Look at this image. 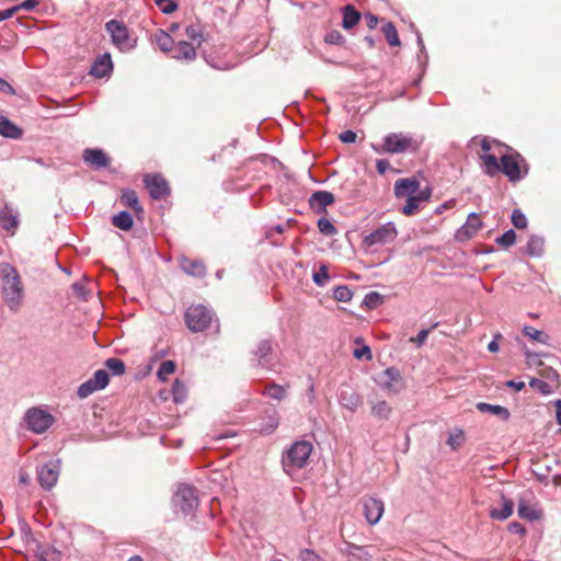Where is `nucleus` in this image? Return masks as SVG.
<instances>
[{"label": "nucleus", "instance_id": "obj_1", "mask_svg": "<svg viewBox=\"0 0 561 561\" xmlns=\"http://www.w3.org/2000/svg\"><path fill=\"white\" fill-rule=\"evenodd\" d=\"M0 276L2 277V295L8 308L16 312L23 301L24 288L22 279L16 271L9 263L0 264Z\"/></svg>", "mask_w": 561, "mask_h": 561}, {"label": "nucleus", "instance_id": "obj_2", "mask_svg": "<svg viewBox=\"0 0 561 561\" xmlns=\"http://www.w3.org/2000/svg\"><path fill=\"white\" fill-rule=\"evenodd\" d=\"M422 139L416 138L410 134L390 133L386 135L380 145H371L375 152L399 154L407 152H416L420 150Z\"/></svg>", "mask_w": 561, "mask_h": 561}, {"label": "nucleus", "instance_id": "obj_3", "mask_svg": "<svg viewBox=\"0 0 561 561\" xmlns=\"http://www.w3.org/2000/svg\"><path fill=\"white\" fill-rule=\"evenodd\" d=\"M312 445L307 440L295 442L286 451L283 458V466L285 470L290 468L301 469L307 466L309 457L312 453Z\"/></svg>", "mask_w": 561, "mask_h": 561}, {"label": "nucleus", "instance_id": "obj_4", "mask_svg": "<svg viewBox=\"0 0 561 561\" xmlns=\"http://www.w3.org/2000/svg\"><path fill=\"white\" fill-rule=\"evenodd\" d=\"M105 30L111 35L112 43L121 51H129L136 46V39L130 36L128 27L118 20L105 23Z\"/></svg>", "mask_w": 561, "mask_h": 561}, {"label": "nucleus", "instance_id": "obj_5", "mask_svg": "<svg viewBox=\"0 0 561 561\" xmlns=\"http://www.w3.org/2000/svg\"><path fill=\"white\" fill-rule=\"evenodd\" d=\"M185 322L193 332H202L210 327L213 313L202 305L192 306L185 312Z\"/></svg>", "mask_w": 561, "mask_h": 561}, {"label": "nucleus", "instance_id": "obj_6", "mask_svg": "<svg viewBox=\"0 0 561 561\" xmlns=\"http://www.w3.org/2000/svg\"><path fill=\"white\" fill-rule=\"evenodd\" d=\"M24 420L27 427L36 434L46 432L54 423V416L42 408L28 409Z\"/></svg>", "mask_w": 561, "mask_h": 561}, {"label": "nucleus", "instance_id": "obj_7", "mask_svg": "<svg viewBox=\"0 0 561 561\" xmlns=\"http://www.w3.org/2000/svg\"><path fill=\"white\" fill-rule=\"evenodd\" d=\"M175 507L185 515L192 513L198 506L196 490L188 484H181L173 496Z\"/></svg>", "mask_w": 561, "mask_h": 561}, {"label": "nucleus", "instance_id": "obj_8", "mask_svg": "<svg viewBox=\"0 0 561 561\" xmlns=\"http://www.w3.org/2000/svg\"><path fill=\"white\" fill-rule=\"evenodd\" d=\"M398 234L397 228L393 222L389 221L377 228L371 233L364 238V243L367 247L385 245L392 242Z\"/></svg>", "mask_w": 561, "mask_h": 561}, {"label": "nucleus", "instance_id": "obj_9", "mask_svg": "<svg viewBox=\"0 0 561 561\" xmlns=\"http://www.w3.org/2000/svg\"><path fill=\"white\" fill-rule=\"evenodd\" d=\"M110 381V374L105 369L96 370L93 376L78 388V396L81 399L88 398L93 392L104 389Z\"/></svg>", "mask_w": 561, "mask_h": 561}, {"label": "nucleus", "instance_id": "obj_10", "mask_svg": "<svg viewBox=\"0 0 561 561\" xmlns=\"http://www.w3.org/2000/svg\"><path fill=\"white\" fill-rule=\"evenodd\" d=\"M379 385L389 394H397L404 388L401 373L396 367H389L382 371Z\"/></svg>", "mask_w": 561, "mask_h": 561}, {"label": "nucleus", "instance_id": "obj_11", "mask_svg": "<svg viewBox=\"0 0 561 561\" xmlns=\"http://www.w3.org/2000/svg\"><path fill=\"white\" fill-rule=\"evenodd\" d=\"M363 514L369 525H376L385 512V504L375 496H364L362 499Z\"/></svg>", "mask_w": 561, "mask_h": 561}, {"label": "nucleus", "instance_id": "obj_12", "mask_svg": "<svg viewBox=\"0 0 561 561\" xmlns=\"http://www.w3.org/2000/svg\"><path fill=\"white\" fill-rule=\"evenodd\" d=\"M59 478V461L48 462L41 466L37 469V479L39 484L46 489L50 490L54 488Z\"/></svg>", "mask_w": 561, "mask_h": 561}, {"label": "nucleus", "instance_id": "obj_13", "mask_svg": "<svg viewBox=\"0 0 561 561\" xmlns=\"http://www.w3.org/2000/svg\"><path fill=\"white\" fill-rule=\"evenodd\" d=\"M145 185L153 199H161L169 195V184L160 174L146 175Z\"/></svg>", "mask_w": 561, "mask_h": 561}, {"label": "nucleus", "instance_id": "obj_14", "mask_svg": "<svg viewBox=\"0 0 561 561\" xmlns=\"http://www.w3.org/2000/svg\"><path fill=\"white\" fill-rule=\"evenodd\" d=\"M522 158L519 154H504L501 157V172H503L510 181H518L523 178L520 169Z\"/></svg>", "mask_w": 561, "mask_h": 561}, {"label": "nucleus", "instance_id": "obj_15", "mask_svg": "<svg viewBox=\"0 0 561 561\" xmlns=\"http://www.w3.org/2000/svg\"><path fill=\"white\" fill-rule=\"evenodd\" d=\"M482 228V221L477 213L469 214L466 222L457 230L455 238L460 241L471 239Z\"/></svg>", "mask_w": 561, "mask_h": 561}, {"label": "nucleus", "instance_id": "obj_16", "mask_svg": "<svg viewBox=\"0 0 561 561\" xmlns=\"http://www.w3.org/2000/svg\"><path fill=\"white\" fill-rule=\"evenodd\" d=\"M171 57L178 60L193 61L196 58V47L186 41L174 42Z\"/></svg>", "mask_w": 561, "mask_h": 561}, {"label": "nucleus", "instance_id": "obj_17", "mask_svg": "<svg viewBox=\"0 0 561 561\" xmlns=\"http://www.w3.org/2000/svg\"><path fill=\"white\" fill-rule=\"evenodd\" d=\"M334 199L331 192L318 191L310 196L309 205L317 214H323L327 211V207L334 203Z\"/></svg>", "mask_w": 561, "mask_h": 561}, {"label": "nucleus", "instance_id": "obj_18", "mask_svg": "<svg viewBox=\"0 0 561 561\" xmlns=\"http://www.w3.org/2000/svg\"><path fill=\"white\" fill-rule=\"evenodd\" d=\"M420 188V182L415 178L399 179L394 183V195L398 198L414 196Z\"/></svg>", "mask_w": 561, "mask_h": 561}, {"label": "nucleus", "instance_id": "obj_19", "mask_svg": "<svg viewBox=\"0 0 561 561\" xmlns=\"http://www.w3.org/2000/svg\"><path fill=\"white\" fill-rule=\"evenodd\" d=\"M82 158L84 162L94 169L106 168L110 164V159L101 149H85Z\"/></svg>", "mask_w": 561, "mask_h": 561}, {"label": "nucleus", "instance_id": "obj_20", "mask_svg": "<svg viewBox=\"0 0 561 561\" xmlns=\"http://www.w3.org/2000/svg\"><path fill=\"white\" fill-rule=\"evenodd\" d=\"M339 401L343 408L350 410L351 412H355L362 404L360 396L350 387L341 389Z\"/></svg>", "mask_w": 561, "mask_h": 561}, {"label": "nucleus", "instance_id": "obj_21", "mask_svg": "<svg viewBox=\"0 0 561 561\" xmlns=\"http://www.w3.org/2000/svg\"><path fill=\"white\" fill-rule=\"evenodd\" d=\"M113 69V62L111 55L105 53L104 55L98 57L93 62L90 75L95 78H103L107 76Z\"/></svg>", "mask_w": 561, "mask_h": 561}, {"label": "nucleus", "instance_id": "obj_22", "mask_svg": "<svg viewBox=\"0 0 561 561\" xmlns=\"http://www.w3.org/2000/svg\"><path fill=\"white\" fill-rule=\"evenodd\" d=\"M481 168L483 172L489 176H495L501 172V163L497 161L495 154L482 153L480 156Z\"/></svg>", "mask_w": 561, "mask_h": 561}, {"label": "nucleus", "instance_id": "obj_23", "mask_svg": "<svg viewBox=\"0 0 561 561\" xmlns=\"http://www.w3.org/2000/svg\"><path fill=\"white\" fill-rule=\"evenodd\" d=\"M273 347L272 342L268 340L262 341L255 351V356L257 358L259 365L268 366L273 359Z\"/></svg>", "mask_w": 561, "mask_h": 561}, {"label": "nucleus", "instance_id": "obj_24", "mask_svg": "<svg viewBox=\"0 0 561 561\" xmlns=\"http://www.w3.org/2000/svg\"><path fill=\"white\" fill-rule=\"evenodd\" d=\"M23 131L5 116L0 115V135L11 139L21 138Z\"/></svg>", "mask_w": 561, "mask_h": 561}, {"label": "nucleus", "instance_id": "obj_25", "mask_svg": "<svg viewBox=\"0 0 561 561\" xmlns=\"http://www.w3.org/2000/svg\"><path fill=\"white\" fill-rule=\"evenodd\" d=\"M181 267L186 274L192 276L202 277L206 273V267L201 261L186 257L181 261Z\"/></svg>", "mask_w": 561, "mask_h": 561}, {"label": "nucleus", "instance_id": "obj_26", "mask_svg": "<svg viewBox=\"0 0 561 561\" xmlns=\"http://www.w3.org/2000/svg\"><path fill=\"white\" fill-rule=\"evenodd\" d=\"M153 41L154 43L158 45V47L164 51V53H169L171 54L172 51V48H173V45H174V39L171 37L170 33L163 31V30H158L154 34H153Z\"/></svg>", "mask_w": 561, "mask_h": 561}, {"label": "nucleus", "instance_id": "obj_27", "mask_svg": "<svg viewBox=\"0 0 561 561\" xmlns=\"http://www.w3.org/2000/svg\"><path fill=\"white\" fill-rule=\"evenodd\" d=\"M514 504L511 500L502 496V506L501 508H492L490 511V516L493 519L504 520L508 518L513 514Z\"/></svg>", "mask_w": 561, "mask_h": 561}, {"label": "nucleus", "instance_id": "obj_28", "mask_svg": "<svg viewBox=\"0 0 561 561\" xmlns=\"http://www.w3.org/2000/svg\"><path fill=\"white\" fill-rule=\"evenodd\" d=\"M477 409L482 413H491L493 415L500 416L502 420L506 421L510 417V411L502 405H494L485 402H479L477 404Z\"/></svg>", "mask_w": 561, "mask_h": 561}, {"label": "nucleus", "instance_id": "obj_29", "mask_svg": "<svg viewBox=\"0 0 561 561\" xmlns=\"http://www.w3.org/2000/svg\"><path fill=\"white\" fill-rule=\"evenodd\" d=\"M360 19V14L355 10L353 5H346L343 10V22L342 25L345 30L353 28Z\"/></svg>", "mask_w": 561, "mask_h": 561}, {"label": "nucleus", "instance_id": "obj_30", "mask_svg": "<svg viewBox=\"0 0 561 561\" xmlns=\"http://www.w3.org/2000/svg\"><path fill=\"white\" fill-rule=\"evenodd\" d=\"M112 224L123 231H128L133 228L134 220L128 211L123 210L113 216Z\"/></svg>", "mask_w": 561, "mask_h": 561}, {"label": "nucleus", "instance_id": "obj_31", "mask_svg": "<svg viewBox=\"0 0 561 561\" xmlns=\"http://www.w3.org/2000/svg\"><path fill=\"white\" fill-rule=\"evenodd\" d=\"M391 412H392V408L385 400H380L375 403H371V414L376 419L388 420L391 415Z\"/></svg>", "mask_w": 561, "mask_h": 561}, {"label": "nucleus", "instance_id": "obj_32", "mask_svg": "<svg viewBox=\"0 0 561 561\" xmlns=\"http://www.w3.org/2000/svg\"><path fill=\"white\" fill-rule=\"evenodd\" d=\"M517 512L520 518H525L531 522L539 519L541 516V513L538 510H536L534 506L529 505L525 501H520L518 503Z\"/></svg>", "mask_w": 561, "mask_h": 561}, {"label": "nucleus", "instance_id": "obj_33", "mask_svg": "<svg viewBox=\"0 0 561 561\" xmlns=\"http://www.w3.org/2000/svg\"><path fill=\"white\" fill-rule=\"evenodd\" d=\"M526 252L531 256H539L543 252V239L531 236L526 245Z\"/></svg>", "mask_w": 561, "mask_h": 561}, {"label": "nucleus", "instance_id": "obj_34", "mask_svg": "<svg viewBox=\"0 0 561 561\" xmlns=\"http://www.w3.org/2000/svg\"><path fill=\"white\" fill-rule=\"evenodd\" d=\"M121 202L124 205L131 207L136 213L142 211V208L139 204V201H138V197H137V194L135 191H131V190L124 191L122 194V197H121Z\"/></svg>", "mask_w": 561, "mask_h": 561}, {"label": "nucleus", "instance_id": "obj_35", "mask_svg": "<svg viewBox=\"0 0 561 561\" xmlns=\"http://www.w3.org/2000/svg\"><path fill=\"white\" fill-rule=\"evenodd\" d=\"M105 370L111 373L113 376H121L125 373V364L122 359L112 357L104 363Z\"/></svg>", "mask_w": 561, "mask_h": 561}, {"label": "nucleus", "instance_id": "obj_36", "mask_svg": "<svg viewBox=\"0 0 561 561\" xmlns=\"http://www.w3.org/2000/svg\"><path fill=\"white\" fill-rule=\"evenodd\" d=\"M381 31L385 34V37L390 46L400 45L398 32L393 23L387 22L386 24L382 25Z\"/></svg>", "mask_w": 561, "mask_h": 561}, {"label": "nucleus", "instance_id": "obj_37", "mask_svg": "<svg viewBox=\"0 0 561 561\" xmlns=\"http://www.w3.org/2000/svg\"><path fill=\"white\" fill-rule=\"evenodd\" d=\"M185 35L191 41L190 43H196L197 46H201V44L205 41L203 30L198 25H188L185 28Z\"/></svg>", "mask_w": 561, "mask_h": 561}, {"label": "nucleus", "instance_id": "obj_38", "mask_svg": "<svg viewBox=\"0 0 561 561\" xmlns=\"http://www.w3.org/2000/svg\"><path fill=\"white\" fill-rule=\"evenodd\" d=\"M523 333L526 336H528L529 339L537 341L541 344H548V342H549V336L545 332H542L534 327L525 325L523 328Z\"/></svg>", "mask_w": 561, "mask_h": 561}, {"label": "nucleus", "instance_id": "obj_39", "mask_svg": "<svg viewBox=\"0 0 561 561\" xmlns=\"http://www.w3.org/2000/svg\"><path fill=\"white\" fill-rule=\"evenodd\" d=\"M465 442V433L460 428L454 430L447 439V445L453 449L457 450Z\"/></svg>", "mask_w": 561, "mask_h": 561}, {"label": "nucleus", "instance_id": "obj_40", "mask_svg": "<svg viewBox=\"0 0 561 561\" xmlns=\"http://www.w3.org/2000/svg\"><path fill=\"white\" fill-rule=\"evenodd\" d=\"M186 388L183 382L176 379L172 386V397L175 403H182L186 399Z\"/></svg>", "mask_w": 561, "mask_h": 561}, {"label": "nucleus", "instance_id": "obj_41", "mask_svg": "<svg viewBox=\"0 0 561 561\" xmlns=\"http://www.w3.org/2000/svg\"><path fill=\"white\" fill-rule=\"evenodd\" d=\"M264 394L275 400H282L286 396V389L280 385L271 383L265 388Z\"/></svg>", "mask_w": 561, "mask_h": 561}, {"label": "nucleus", "instance_id": "obj_42", "mask_svg": "<svg viewBox=\"0 0 561 561\" xmlns=\"http://www.w3.org/2000/svg\"><path fill=\"white\" fill-rule=\"evenodd\" d=\"M529 386L543 396L551 394L553 391L549 382L538 378H531Z\"/></svg>", "mask_w": 561, "mask_h": 561}, {"label": "nucleus", "instance_id": "obj_43", "mask_svg": "<svg viewBox=\"0 0 561 561\" xmlns=\"http://www.w3.org/2000/svg\"><path fill=\"white\" fill-rule=\"evenodd\" d=\"M333 297L337 301L347 302L351 301L353 298V291L350 289L346 285H340L334 288L333 290Z\"/></svg>", "mask_w": 561, "mask_h": 561}, {"label": "nucleus", "instance_id": "obj_44", "mask_svg": "<svg viewBox=\"0 0 561 561\" xmlns=\"http://www.w3.org/2000/svg\"><path fill=\"white\" fill-rule=\"evenodd\" d=\"M175 371V364L172 360H164L161 363L157 376L161 381H165L170 375Z\"/></svg>", "mask_w": 561, "mask_h": 561}, {"label": "nucleus", "instance_id": "obj_45", "mask_svg": "<svg viewBox=\"0 0 561 561\" xmlns=\"http://www.w3.org/2000/svg\"><path fill=\"white\" fill-rule=\"evenodd\" d=\"M0 225L5 230L14 229L18 226V219L9 211L0 213Z\"/></svg>", "mask_w": 561, "mask_h": 561}, {"label": "nucleus", "instance_id": "obj_46", "mask_svg": "<svg viewBox=\"0 0 561 561\" xmlns=\"http://www.w3.org/2000/svg\"><path fill=\"white\" fill-rule=\"evenodd\" d=\"M516 241V233L513 229L505 231L496 239V243L503 248L512 247Z\"/></svg>", "mask_w": 561, "mask_h": 561}, {"label": "nucleus", "instance_id": "obj_47", "mask_svg": "<svg viewBox=\"0 0 561 561\" xmlns=\"http://www.w3.org/2000/svg\"><path fill=\"white\" fill-rule=\"evenodd\" d=\"M154 3L164 14H171L179 8L178 2L174 0H154Z\"/></svg>", "mask_w": 561, "mask_h": 561}, {"label": "nucleus", "instance_id": "obj_48", "mask_svg": "<svg viewBox=\"0 0 561 561\" xmlns=\"http://www.w3.org/2000/svg\"><path fill=\"white\" fill-rule=\"evenodd\" d=\"M317 225L319 231L324 236H334L337 232L334 225L327 218H320Z\"/></svg>", "mask_w": 561, "mask_h": 561}, {"label": "nucleus", "instance_id": "obj_49", "mask_svg": "<svg viewBox=\"0 0 561 561\" xmlns=\"http://www.w3.org/2000/svg\"><path fill=\"white\" fill-rule=\"evenodd\" d=\"M511 219H512V224L517 229H523V228L527 227V218L520 209H514L512 213Z\"/></svg>", "mask_w": 561, "mask_h": 561}, {"label": "nucleus", "instance_id": "obj_50", "mask_svg": "<svg viewBox=\"0 0 561 561\" xmlns=\"http://www.w3.org/2000/svg\"><path fill=\"white\" fill-rule=\"evenodd\" d=\"M420 203L414 196L407 197V203L402 208L405 216H412L419 210Z\"/></svg>", "mask_w": 561, "mask_h": 561}, {"label": "nucleus", "instance_id": "obj_51", "mask_svg": "<svg viewBox=\"0 0 561 561\" xmlns=\"http://www.w3.org/2000/svg\"><path fill=\"white\" fill-rule=\"evenodd\" d=\"M312 278L318 286H324L330 278L327 266L322 265L318 272L313 273Z\"/></svg>", "mask_w": 561, "mask_h": 561}, {"label": "nucleus", "instance_id": "obj_52", "mask_svg": "<svg viewBox=\"0 0 561 561\" xmlns=\"http://www.w3.org/2000/svg\"><path fill=\"white\" fill-rule=\"evenodd\" d=\"M278 423H279L278 416L276 414L272 415L262 425L261 432L265 433V434H271L277 428Z\"/></svg>", "mask_w": 561, "mask_h": 561}, {"label": "nucleus", "instance_id": "obj_53", "mask_svg": "<svg viewBox=\"0 0 561 561\" xmlns=\"http://www.w3.org/2000/svg\"><path fill=\"white\" fill-rule=\"evenodd\" d=\"M381 301V295L376 291L367 294L364 298V302L368 308H376Z\"/></svg>", "mask_w": 561, "mask_h": 561}, {"label": "nucleus", "instance_id": "obj_54", "mask_svg": "<svg viewBox=\"0 0 561 561\" xmlns=\"http://www.w3.org/2000/svg\"><path fill=\"white\" fill-rule=\"evenodd\" d=\"M353 356L356 359L365 358L366 360H370L373 358L370 347L368 345H362L353 351Z\"/></svg>", "mask_w": 561, "mask_h": 561}, {"label": "nucleus", "instance_id": "obj_55", "mask_svg": "<svg viewBox=\"0 0 561 561\" xmlns=\"http://www.w3.org/2000/svg\"><path fill=\"white\" fill-rule=\"evenodd\" d=\"M300 561H321L320 557L310 549H302L299 553Z\"/></svg>", "mask_w": 561, "mask_h": 561}, {"label": "nucleus", "instance_id": "obj_56", "mask_svg": "<svg viewBox=\"0 0 561 561\" xmlns=\"http://www.w3.org/2000/svg\"><path fill=\"white\" fill-rule=\"evenodd\" d=\"M539 374L542 378H546L550 381H558V379H559V374L557 373L556 369H553L551 367L542 368Z\"/></svg>", "mask_w": 561, "mask_h": 561}, {"label": "nucleus", "instance_id": "obj_57", "mask_svg": "<svg viewBox=\"0 0 561 561\" xmlns=\"http://www.w3.org/2000/svg\"><path fill=\"white\" fill-rule=\"evenodd\" d=\"M430 334L428 329L421 330L416 336L411 337L410 341L417 344L419 346L423 345Z\"/></svg>", "mask_w": 561, "mask_h": 561}, {"label": "nucleus", "instance_id": "obj_58", "mask_svg": "<svg viewBox=\"0 0 561 561\" xmlns=\"http://www.w3.org/2000/svg\"><path fill=\"white\" fill-rule=\"evenodd\" d=\"M38 0H24L18 5H14L13 8H18L19 10H25V11H32L38 5Z\"/></svg>", "mask_w": 561, "mask_h": 561}, {"label": "nucleus", "instance_id": "obj_59", "mask_svg": "<svg viewBox=\"0 0 561 561\" xmlns=\"http://www.w3.org/2000/svg\"><path fill=\"white\" fill-rule=\"evenodd\" d=\"M357 135L353 130H345L340 134V139L344 144H353L356 141Z\"/></svg>", "mask_w": 561, "mask_h": 561}, {"label": "nucleus", "instance_id": "obj_60", "mask_svg": "<svg viewBox=\"0 0 561 561\" xmlns=\"http://www.w3.org/2000/svg\"><path fill=\"white\" fill-rule=\"evenodd\" d=\"M376 169L382 175L390 169V163L386 159H379L376 161Z\"/></svg>", "mask_w": 561, "mask_h": 561}, {"label": "nucleus", "instance_id": "obj_61", "mask_svg": "<svg viewBox=\"0 0 561 561\" xmlns=\"http://www.w3.org/2000/svg\"><path fill=\"white\" fill-rule=\"evenodd\" d=\"M343 36L337 32L333 31L325 36V42L330 44H340Z\"/></svg>", "mask_w": 561, "mask_h": 561}, {"label": "nucleus", "instance_id": "obj_62", "mask_svg": "<svg viewBox=\"0 0 561 561\" xmlns=\"http://www.w3.org/2000/svg\"><path fill=\"white\" fill-rule=\"evenodd\" d=\"M0 92L11 95L15 94L13 87L2 78H0Z\"/></svg>", "mask_w": 561, "mask_h": 561}, {"label": "nucleus", "instance_id": "obj_63", "mask_svg": "<svg viewBox=\"0 0 561 561\" xmlns=\"http://www.w3.org/2000/svg\"><path fill=\"white\" fill-rule=\"evenodd\" d=\"M18 12V8H9L0 11V22L11 19Z\"/></svg>", "mask_w": 561, "mask_h": 561}, {"label": "nucleus", "instance_id": "obj_64", "mask_svg": "<svg viewBox=\"0 0 561 561\" xmlns=\"http://www.w3.org/2000/svg\"><path fill=\"white\" fill-rule=\"evenodd\" d=\"M508 529H510V531H512L514 534H519V535H524L526 533L525 527L517 522L511 523L508 526Z\"/></svg>", "mask_w": 561, "mask_h": 561}]
</instances>
